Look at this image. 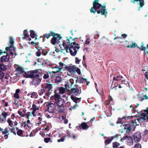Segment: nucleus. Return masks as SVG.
<instances>
[{
    "mask_svg": "<svg viewBox=\"0 0 148 148\" xmlns=\"http://www.w3.org/2000/svg\"><path fill=\"white\" fill-rule=\"evenodd\" d=\"M91 13L95 14L96 12L98 14L101 13L102 15L106 16L108 12L106 10V5H103V6L99 3L98 0H94L93 2V6L90 9Z\"/></svg>",
    "mask_w": 148,
    "mask_h": 148,
    "instance_id": "obj_1",
    "label": "nucleus"
},
{
    "mask_svg": "<svg viewBox=\"0 0 148 148\" xmlns=\"http://www.w3.org/2000/svg\"><path fill=\"white\" fill-rule=\"evenodd\" d=\"M41 88L39 93L40 95H42L44 93H46L47 94L51 93L53 88L52 85L48 83L42 84L41 85Z\"/></svg>",
    "mask_w": 148,
    "mask_h": 148,
    "instance_id": "obj_2",
    "label": "nucleus"
},
{
    "mask_svg": "<svg viewBox=\"0 0 148 148\" xmlns=\"http://www.w3.org/2000/svg\"><path fill=\"white\" fill-rule=\"evenodd\" d=\"M59 46L60 47V50H61V51L62 52V51L65 50L66 52H69L71 55L73 56H74L76 53L77 50L75 49L74 50V52H73L71 50V47H69V45L66 44L65 42V40H63V41L62 44H61L60 45H59ZM73 48L75 49H76V48L74 47H73Z\"/></svg>",
    "mask_w": 148,
    "mask_h": 148,
    "instance_id": "obj_3",
    "label": "nucleus"
},
{
    "mask_svg": "<svg viewBox=\"0 0 148 148\" xmlns=\"http://www.w3.org/2000/svg\"><path fill=\"white\" fill-rule=\"evenodd\" d=\"M39 69H37L34 70H31L27 72H25L24 75L25 77L27 78H30L33 79L36 77H39L40 75L39 73Z\"/></svg>",
    "mask_w": 148,
    "mask_h": 148,
    "instance_id": "obj_4",
    "label": "nucleus"
},
{
    "mask_svg": "<svg viewBox=\"0 0 148 148\" xmlns=\"http://www.w3.org/2000/svg\"><path fill=\"white\" fill-rule=\"evenodd\" d=\"M52 34L53 38L51 40V43L53 45H55L56 44H58L60 42V40L62 38L60 34H56L54 32H51Z\"/></svg>",
    "mask_w": 148,
    "mask_h": 148,
    "instance_id": "obj_5",
    "label": "nucleus"
},
{
    "mask_svg": "<svg viewBox=\"0 0 148 148\" xmlns=\"http://www.w3.org/2000/svg\"><path fill=\"white\" fill-rule=\"evenodd\" d=\"M144 1L145 0H131L130 2L134 4L136 3L137 5H139L138 10L139 11L140 10V8H142L145 5Z\"/></svg>",
    "mask_w": 148,
    "mask_h": 148,
    "instance_id": "obj_6",
    "label": "nucleus"
},
{
    "mask_svg": "<svg viewBox=\"0 0 148 148\" xmlns=\"http://www.w3.org/2000/svg\"><path fill=\"white\" fill-rule=\"evenodd\" d=\"M69 45V47H71V50L73 51V52H74V50L75 49L73 48V47H75V48H76V49H75V50H77V52L75 55L74 56H75L76 55L77 52L78 51L79 49L80 48V45L78 43H76L75 42H73L71 43L70 45Z\"/></svg>",
    "mask_w": 148,
    "mask_h": 148,
    "instance_id": "obj_7",
    "label": "nucleus"
},
{
    "mask_svg": "<svg viewBox=\"0 0 148 148\" xmlns=\"http://www.w3.org/2000/svg\"><path fill=\"white\" fill-rule=\"evenodd\" d=\"M56 106L54 103H50L48 105H46V108L49 113H52L54 111L56 108Z\"/></svg>",
    "mask_w": 148,
    "mask_h": 148,
    "instance_id": "obj_8",
    "label": "nucleus"
},
{
    "mask_svg": "<svg viewBox=\"0 0 148 148\" xmlns=\"http://www.w3.org/2000/svg\"><path fill=\"white\" fill-rule=\"evenodd\" d=\"M2 53H6L5 56H1L0 58V62L3 63L4 62H7L9 61L10 58V56L7 54V52L4 51L2 52L1 50L0 49V56L2 54Z\"/></svg>",
    "mask_w": 148,
    "mask_h": 148,
    "instance_id": "obj_9",
    "label": "nucleus"
},
{
    "mask_svg": "<svg viewBox=\"0 0 148 148\" xmlns=\"http://www.w3.org/2000/svg\"><path fill=\"white\" fill-rule=\"evenodd\" d=\"M70 91L73 95L77 96L79 95L81 92V87H79L78 88H71V89Z\"/></svg>",
    "mask_w": 148,
    "mask_h": 148,
    "instance_id": "obj_10",
    "label": "nucleus"
},
{
    "mask_svg": "<svg viewBox=\"0 0 148 148\" xmlns=\"http://www.w3.org/2000/svg\"><path fill=\"white\" fill-rule=\"evenodd\" d=\"M42 79L39 77H36L33 78L32 81L30 82V84L36 86L39 85L41 82Z\"/></svg>",
    "mask_w": 148,
    "mask_h": 148,
    "instance_id": "obj_11",
    "label": "nucleus"
},
{
    "mask_svg": "<svg viewBox=\"0 0 148 148\" xmlns=\"http://www.w3.org/2000/svg\"><path fill=\"white\" fill-rule=\"evenodd\" d=\"M133 137V140L136 142H139L141 138V134L140 132H137L135 133L132 136Z\"/></svg>",
    "mask_w": 148,
    "mask_h": 148,
    "instance_id": "obj_12",
    "label": "nucleus"
},
{
    "mask_svg": "<svg viewBox=\"0 0 148 148\" xmlns=\"http://www.w3.org/2000/svg\"><path fill=\"white\" fill-rule=\"evenodd\" d=\"M134 126L131 123L125 124L123 125L124 130H125L127 134H129L131 130V127Z\"/></svg>",
    "mask_w": 148,
    "mask_h": 148,
    "instance_id": "obj_13",
    "label": "nucleus"
},
{
    "mask_svg": "<svg viewBox=\"0 0 148 148\" xmlns=\"http://www.w3.org/2000/svg\"><path fill=\"white\" fill-rule=\"evenodd\" d=\"M53 102L55 104L56 106L58 107L64 105L65 103V101L62 98H59V99L54 101Z\"/></svg>",
    "mask_w": 148,
    "mask_h": 148,
    "instance_id": "obj_14",
    "label": "nucleus"
},
{
    "mask_svg": "<svg viewBox=\"0 0 148 148\" xmlns=\"http://www.w3.org/2000/svg\"><path fill=\"white\" fill-rule=\"evenodd\" d=\"M88 128L89 126L85 122L82 123L80 125L76 127L77 129L78 130H80L81 129L83 130H87L88 129Z\"/></svg>",
    "mask_w": 148,
    "mask_h": 148,
    "instance_id": "obj_15",
    "label": "nucleus"
},
{
    "mask_svg": "<svg viewBox=\"0 0 148 148\" xmlns=\"http://www.w3.org/2000/svg\"><path fill=\"white\" fill-rule=\"evenodd\" d=\"M138 48L142 51H144L145 53L148 54V51H147L148 49V44L147 45L146 47L144 46V44L143 42L141 43L140 46L138 47Z\"/></svg>",
    "mask_w": 148,
    "mask_h": 148,
    "instance_id": "obj_16",
    "label": "nucleus"
},
{
    "mask_svg": "<svg viewBox=\"0 0 148 148\" xmlns=\"http://www.w3.org/2000/svg\"><path fill=\"white\" fill-rule=\"evenodd\" d=\"M133 117V116H127V115H126L125 116H123L122 118H119L116 123H122V120L123 119H125V120H127L128 119H130L131 118H132Z\"/></svg>",
    "mask_w": 148,
    "mask_h": 148,
    "instance_id": "obj_17",
    "label": "nucleus"
},
{
    "mask_svg": "<svg viewBox=\"0 0 148 148\" xmlns=\"http://www.w3.org/2000/svg\"><path fill=\"white\" fill-rule=\"evenodd\" d=\"M136 121H137L139 123H142L144 121H143V119H142V118L139 117L136 119L135 120V122H134L133 120L130 121V123H132L133 126H135L136 125H138V124H137V122Z\"/></svg>",
    "mask_w": 148,
    "mask_h": 148,
    "instance_id": "obj_18",
    "label": "nucleus"
},
{
    "mask_svg": "<svg viewBox=\"0 0 148 148\" xmlns=\"http://www.w3.org/2000/svg\"><path fill=\"white\" fill-rule=\"evenodd\" d=\"M58 111L59 113H65L66 109H67L66 108L64 105H63L58 107Z\"/></svg>",
    "mask_w": 148,
    "mask_h": 148,
    "instance_id": "obj_19",
    "label": "nucleus"
},
{
    "mask_svg": "<svg viewBox=\"0 0 148 148\" xmlns=\"http://www.w3.org/2000/svg\"><path fill=\"white\" fill-rule=\"evenodd\" d=\"M118 135H116L115 136H112L110 138H108L105 140L104 141L105 144L106 145L109 144L111 142L112 140L115 138H118Z\"/></svg>",
    "mask_w": 148,
    "mask_h": 148,
    "instance_id": "obj_20",
    "label": "nucleus"
},
{
    "mask_svg": "<svg viewBox=\"0 0 148 148\" xmlns=\"http://www.w3.org/2000/svg\"><path fill=\"white\" fill-rule=\"evenodd\" d=\"M66 108V107H69V109L70 110H71L73 109H75L76 108V106L75 105L73 106H71V103L70 102L67 101L64 105Z\"/></svg>",
    "mask_w": 148,
    "mask_h": 148,
    "instance_id": "obj_21",
    "label": "nucleus"
},
{
    "mask_svg": "<svg viewBox=\"0 0 148 148\" xmlns=\"http://www.w3.org/2000/svg\"><path fill=\"white\" fill-rule=\"evenodd\" d=\"M66 89L65 88H64L62 87H60V88L58 87L56 89V91H58L60 94H62L64 93Z\"/></svg>",
    "mask_w": 148,
    "mask_h": 148,
    "instance_id": "obj_22",
    "label": "nucleus"
},
{
    "mask_svg": "<svg viewBox=\"0 0 148 148\" xmlns=\"http://www.w3.org/2000/svg\"><path fill=\"white\" fill-rule=\"evenodd\" d=\"M56 89H55L54 91V101L55 100L58 99H59V98H60V94H59V92L58 91H56Z\"/></svg>",
    "mask_w": 148,
    "mask_h": 148,
    "instance_id": "obj_23",
    "label": "nucleus"
},
{
    "mask_svg": "<svg viewBox=\"0 0 148 148\" xmlns=\"http://www.w3.org/2000/svg\"><path fill=\"white\" fill-rule=\"evenodd\" d=\"M40 103V102L38 101L36 104L33 103L32 106V108H31V110H33L35 111H36L37 110H38L39 109V106H37L36 105Z\"/></svg>",
    "mask_w": 148,
    "mask_h": 148,
    "instance_id": "obj_24",
    "label": "nucleus"
},
{
    "mask_svg": "<svg viewBox=\"0 0 148 148\" xmlns=\"http://www.w3.org/2000/svg\"><path fill=\"white\" fill-rule=\"evenodd\" d=\"M30 32L31 37L33 38H35V40H36L37 39V35L35 33L34 31L33 30H31Z\"/></svg>",
    "mask_w": 148,
    "mask_h": 148,
    "instance_id": "obj_25",
    "label": "nucleus"
},
{
    "mask_svg": "<svg viewBox=\"0 0 148 148\" xmlns=\"http://www.w3.org/2000/svg\"><path fill=\"white\" fill-rule=\"evenodd\" d=\"M120 43H122V44L124 47H127V48H130L129 43L130 42H128L127 40H125L123 42H120Z\"/></svg>",
    "mask_w": 148,
    "mask_h": 148,
    "instance_id": "obj_26",
    "label": "nucleus"
},
{
    "mask_svg": "<svg viewBox=\"0 0 148 148\" xmlns=\"http://www.w3.org/2000/svg\"><path fill=\"white\" fill-rule=\"evenodd\" d=\"M16 70L19 74L23 73L24 72L23 69L21 67L19 66L16 68Z\"/></svg>",
    "mask_w": 148,
    "mask_h": 148,
    "instance_id": "obj_27",
    "label": "nucleus"
},
{
    "mask_svg": "<svg viewBox=\"0 0 148 148\" xmlns=\"http://www.w3.org/2000/svg\"><path fill=\"white\" fill-rule=\"evenodd\" d=\"M28 32L26 30H25L24 31L23 35H24V37L22 38L23 39H27V38H29V35L28 33Z\"/></svg>",
    "mask_w": 148,
    "mask_h": 148,
    "instance_id": "obj_28",
    "label": "nucleus"
},
{
    "mask_svg": "<svg viewBox=\"0 0 148 148\" xmlns=\"http://www.w3.org/2000/svg\"><path fill=\"white\" fill-rule=\"evenodd\" d=\"M64 68L66 69L67 70L70 72H73L74 71L73 66H66Z\"/></svg>",
    "mask_w": 148,
    "mask_h": 148,
    "instance_id": "obj_29",
    "label": "nucleus"
},
{
    "mask_svg": "<svg viewBox=\"0 0 148 148\" xmlns=\"http://www.w3.org/2000/svg\"><path fill=\"white\" fill-rule=\"evenodd\" d=\"M87 79L86 78L84 79L82 77H80L78 78V81L80 83L85 84L86 82Z\"/></svg>",
    "mask_w": 148,
    "mask_h": 148,
    "instance_id": "obj_30",
    "label": "nucleus"
},
{
    "mask_svg": "<svg viewBox=\"0 0 148 148\" xmlns=\"http://www.w3.org/2000/svg\"><path fill=\"white\" fill-rule=\"evenodd\" d=\"M59 64V66L58 67V70H57V72H59L61 71L62 69L64 66V64L61 62H60Z\"/></svg>",
    "mask_w": 148,
    "mask_h": 148,
    "instance_id": "obj_31",
    "label": "nucleus"
},
{
    "mask_svg": "<svg viewBox=\"0 0 148 148\" xmlns=\"http://www.w3.org/2000/svg\"><path fill=\"white\" fill-rule=\"evenodd\" d=\"M71 98L72 100L76 103H77V101L79 99H81V98H78L73 95H72L71 96Z\"/></svg>",
    "mask_w": 148,
    "mask_h": 148,
    "instance_id": "obj_32",
    "label": "nucleus"
},
{
    "mask_svg": "<svg viewBox=\"0 0 148 148\" xmlns=\"http://www.w3.org/2000/svg\"><path fill=\"white\" fill-rule=\"evenodd\" d=\"M53 32V31H51L49 32V34H48L46 33L45 34H44L43 35V36L45 38H46L47 39H48L49 37L52 36V34H51V32Z\"/></svg>",
    "mask_w": 148,
    "mask_h": 148,
    "instance_id": "obj_33",
    "label": "nucleus"
},
{
    "mask_svg": "<svg viewBox=\"0 0 148 148\" xmlns=\"http://www.w3.org/2000/svg\"><path fill=\"white\" fill-rule=\"evenodd\" d=\"M38 63V65H42V66H44V62L43 61V60L42 58H38L37 60Z\"/></svg>",
    "mask_w": 148,
    "mask_h": 148,
    "instance_id": "obj_34",
    "label": "nucleus"
},
{
    "mask_svg": "<svg viewBox=\"0 0 148 148\" xmlns=\"http://www.w3.org/2000/svg\"><path fill=\"white\" fill-rule=\"evenodd\" d=\"M125 139H127L128 140H129V142L130 143H132L133 141V137H131L130 136H128L127 135H125Z\"/></svg>",
    "mask_w": 148,
    "mask_h": 148,
    "instance_id": "obj_35",
    "label": "nucleus"
},
{
    "mask_svg": "<svg viewBox=\"0 0 148 148\" xmlns=\"http://www.w3.org/2000/svg\"><path fill=\"white\" fill-rule=\"evenodd\" d=\"M120 145L119 143L116 142L112 143V147L113 148H118L119 147Z\"/></svg>",
    "mask_w": 148,
    "mask_h": 148,
    "instance_id": "obj_36",
    "label": "nucleus"
},
{
    "mask_svg": "<svg viewBox=\"0 0 148 148\" xmlns=\"http://www.w3.org/2000/svg\"><path fill=\"white\" fill-rule=\"evenodd\" d=\"M64 86L66 90H68V89H69L70 88L72 87V85L69 84V83L67 82L66 83V84L64 85Z\"/></svg>",
    "mask_w": 148,
    "mask_h": 148,
    "instance_id": "obj_37",
    "label": "nucleus"
},
{
    "mask_svg": "<svg viewBox=\"0 0 148 148\" xmlns=\"http://www.w3.org/2000/svg\"><path fill=\"white\" fill-rule=\"evenodd\" d=\"M147 116L146 114L143 113L141 114V116L140 117L142 118L143 121H144L145 120H147Z\"/></svg>",
    "mask_w": 148,
    "mask_h": 148,
    "instance_id": "obj_38",
    "label": "nucleus"
},
{
    "mask_svg": "<svg viewBox=\"0 0 148 148\" xmlns=\"http://www.w3.org/2000/svg\"><path fill=\"white\" fill-rule=\"evenodd\" d=\"M143 97H144V98H142L141 97H138V100L142 101L144 99H148V97L146 95H143Z\"/></svg>",
    "mask_w": 148,
    "mask_h": 148,
    "instance_id": "obj_39",
    "label": "nucleus"
},
{
    "mask_svg": "<svg viewBox=\"0 0 148 148\" xmlns=\"http://www.w3.org/2000/svg\"><path fill=\"white\" fill-rule=\"evenodd\" d=\"M61 78L60 76H58L56 77L55 81L56 83L58 84L60 83L61 80Z\"/></svg>",
    "mask_w": 148,
    "mask_h": 148,
    "instance_id": "obj_40",
    "label": "nucleus"
},
{
    "mask_svg": "<svg viewBox=\"0 0 148 148\" xmlns=\"http://www.w3.org/2000/svg\"><path fill=\"white\" fill-rule=\"evenodd\" d=\"M9 42L11 46H13L14 43V39L12 36H10V38Z\"/></svg>",
    "mask_w": 148,
    "mask_h": 148,
    "instance_id": "obj_41",
    "label": "nucleus"
},
{
    "mask_svg": "<svg viewBox=\"0 0 148 148\" xmlns=\"http://www.w3.org/2000/svg\"><path fill=\"white\" fill-rule=\"evenodd\" d=\"M4 75V73L1 71H0V79H2L3 78Z\"/></svg>",
    "mask_w": 148,
    "mask_h": 148,
    "instance_id": "obj_42",
    "label": "nucleus"
},
{
    "mask_svg": "<svg viewBox=\"0 0 148 148\" xmlns=\"http://www.w3.org/2000/svg\"><path fill=\"white\" fill-rule=\"evenodd\" d=\"M37 94V93L34 92H33L31 94V95L30 97L32 98H36V95Z\"/></svg>",
    "mask_w": 148,
    "mask_h": 148,
    "instance_id": "obj_43",
    "label": "nucleus"
},
{
    "mask_svg": "<svg viewBox=\"0 0 148 148\" xmlns=\"http://www.w3.org/2000/svg\"><path fill=\"white\" fill-rule=\"evenodd\" d=\"M49 77V73L48 72H46L45 74L43 76V79H46L48 78Z\"/></svg>",
    "mask_w": 148,
    "mask_h": 148,
    "instance_id": "obj_44",
    "label": "nucleus"
},
{
    "mask_svg": "<svg viewBox=\"0 0 148 148\" xmlns=\"http://www.w3.org/2000/svg\"><path fill=\"white\" fill-rule=\"evenodd\" d=\"M23 130H19L18 131H17V134L19 136H21L22 134H23Z\"/></svg>",
    "mask_w": 148,
    "mask_h": 148,
    "instance_id": "obj_45",
    "label": "nucleus"
},
{
    "mask_svg": "<svg viewBox=\"0 0 148 148\" xmlns=\"http://www.w3.org/2000/svg\"><path fill=\"white\" fill-rule=\"evenodd\" d=\"M18 113L19 115L22 117H24L27 114L26 113L25 114H23L22 112L20 111H18Z\"/></svg>",
    "mask_w": 148,
    "mask_h": 148,
    "instance_id": "obj_46",
    "label": "nucleus"
},
{
    "mask_svg": "<svg viewBox=\"0 0 148 148\" xmlns=\"http://www.w3.org/2000/svg\"><path fill=\"white\" fill-rule=\"evenodd\" d=\"M136 44L135 43H132V44L130 43H129L130 47L134 48L135 47Z\"/></svg>",
    "mask_w": 148,
    "mask_h": 148,
    "instance_id": "obj_47",
    "label": "nucleus"
},
{
    "mask_svg": "<svg viewBox=\"0 0 148 148\" xmlns=\"http://www.w3.org/2000/svg\"><path fill=\"white\" fill-rule=\"evenodd\" d=\"M141 145L139 143H137L135 144L134 148H141Z\"/></svg>",
    "mask_w": 148,
    "mask_h": 148,
    "instance_id": "obj_48",
    "label": "nucleus"
},
{
    "mask_svg": "<svg viewBox=\"0 0 148 148\" xmlns=\"http://www.w3.org/2000/svg\"><path fill=\"white\" fill-rule=\"evenodd\" d=\"M23 125H24L23 127H25L26 125L28 127H30V126H29L28 124H26V122L25 121L23 122L22 123V125H21V127H23Z\"/></svg>",
    "mask_w": 148,
    "mask_h": 148,
    "instance_id": "obj_49",
    "label": "nucleus"
},
{
    "mask_svg": "<svg viewBox=\"0 0 148 148\" xmlns=\"http://www.w3.org/2000/svg\"><path fill=\"white\" fill-rule=\"evenodd\" d=\"M41 54V52L40 50H38L36 52V55L38 56H40Z\"/></svg>",
    "mask_w": 148,
    "mask_h": 148,
    "instance_id": "obj_50",
    "label": "nucleus"
},
{
    "mask_svg": "<svg viewBox=\"0 0 148 148\" xmlns=\"http://www.w3.org/2000/svg\"><path fill=\"white\" fill-rule=\"evenodd\" d=\"M81 60H79V58L77 57L75 58V62L76 64H79L81 61Z\"/></svg>",
    "mask_w": 148,
    "mask_h": 148,
    "instance_id": "obj_51",
    "label": "nucleus"
},
{
    "mask_svg": "<svg viewBox=\"0 0 148 148\" xmlns=\"http://www.w3.org/2000/svg\"><path fill=\"white\" fill-rule=\"evenodd\" d=\"M65 138L66 137L65 136H63V137L61 138V139H58V142L59 143L61 142H63L64 141Z\"/></svg>",
    "mask_w": 148,
    "mask_h": 148,
    "instance_id": "obj_52",
    "label": "nucleus"
},
{
    "mask_svg": "<svg viewBox=\"0 0 148 148\" xmlns=\"http://www.w3.org/2000/svg\"><path fill=\"white\" fill-rule=\"evenodd\" d=\"M29 43L30 44L33 45L34 46L38 45L39 44L38 42H34L33 41H32L31 42H29Z\"/></svg>",
    "mask_w": 148,
    "mask_h": 148,
    "instance_id": "obj_53",
    "label": "nucleus"
},
{
    "mask_svg": "<svg viewBox=\"0 0 148 148\" xmlns=\"http://www.w3.org/2000/svg\"><path fill=\"white\" fill-rule=\"evenodd\" d=\"M7 122L8 123L9 125L11 126L12 124V122L11 120L10 119H8L7 120Z\"/></svg>",
    "mask_w": 148,
    "mask_h": 148,
    "instance_id": "obj_54",
    "label": "nucleus"
},
{
    "mask_svg": "<svg viewBox=\"0 0 148 148\" xmlns=\"http://www.w3.org/2000/svg\"><path fill=\"white\" fill-rule=\"evenodd\" d=\"M66 38H67V39L66 41L65 40V42L66 44L70 45L71 43L70 42V39L68 38V37H66Z\"/></svg>",
    "mask_w": 148,
    "mask_h": 148,
    "instance_id": "obj_55",
    "label": "nucleus"
},
{
    "mask_svg": "<svg viewBox=\"0 0 148 148\" xmlns=\"http://www.w3.org/2000/svg\"><path fill=\"white\" fill-rule=\"evenodd\" d=\"M41 53L42 54L45 56L46 55L47 53L46 50L45 49H43L42 50Z\"/></svg>",
    "mask_w": 148,
    "mask_h": 148,
    "instance_id": "obj_56",
    "label": "nucleus"
},
{
    "mask_svg": "<svg viewBox=\"0 0 148 148\" xmlns=\"http://www.w3.org/2000/svg\"><path fill=\"white\" fill-rule=\"evenodd\" d=\"M51 140V138H45L44 140L45 142L46 143H48Z\"/></svg>",
    "mask_w": 148,
    "mask_h": 148,
    "instance_id": "obj_57",
    "label": "nucleus"
},
{
    "mask_svg": "<svg viewBox=\"0 0 148 148\" xmlns=\"http://www.w3.org/2000/svg\"><path fill=\"white\" fill-rule=\"evenodd\" d=\"M108 42L105 43V44L107 45H113V43H111V41L109 40H107Z\"/></svg>",
    "mask_w": 148,
    "mask_h": 148,
    "instance_id": "obj_58",
    "label": "nucleus"
},
{
    "mask_svg": "<svg viewBox=\"0 0 148 148\" xmlns=\"http://www.w3.org/2000/svg\"><path fill=\"white\" fill-rule=\"evenodd\" d=\"M14 97L16 99H19V96L18 94L15 93L14 94Z\"/></svg>",
    "mask_w": 148,
    "mask_h": 148,
    "instance_id": "obj_59",
    "label": "nucleus"
},
{
    "mask_svg": "<svg viewBox=\"0 0 148 148\" xmlns=\"http://www.w3.org/2000/svg\"><path fill=\"white\" fill-rule=\"evenodd\" d=\"M2 115L3 116L4 118L5 119L7 116L8 115L7 113L6 112L2 113Z\"/></svg>",
    "mask_w": 148,
    "mask_h": 148,
    "instance_id": "obj_60",
    "label": "nucleus"
},
{
    "mask_svg": "<svg viewBox=\"0 0 148 148\" xmlns=\"http://www.w3.org/2000/svg\"><path fill=\"white\" fill-rule=\"evenodd\" d=\"M76 71L78 75H80L81 74L80 69L78 68L76 70Z\"/></svg>",
    "mask_w": 148,
    "mask_h": 148,
    "instance_id": "obj_61",
    "label": "nucleus"
},
{
    "mask_svg": "<svg viewBox=\"0 0 148 148\" xmlns=\"http://www.w3.org/2000/svg\"><path fill=\"white\" fill-rule=\"evenodd\" d=\"M67 134V136L68 137L70 138L71 137V135L70 133V131H68V130L67 131V132H66Z\"/></svg>",
    "mask_w": 148,
    "mask_h": 148,
    "instance_id": "obj_62",
    "label": "nucleus"
},
{
    "mask_svg": "<svg viewBox=\"0 0 148 148\" xmlns=\"http://www.w3.org/2000/svg\"><path fill=\"white\" fill-rule=\"evenodd\" d=\"M11 131L15 135H16L15 129L12 128L11 129Z\"/></svg>",
    "mask_w": 148,
    "mask_h": 148,
    "instance_id": "obj_63",
    "label": "nucleus"
},
{
    "mask_svg": "<svg viewBox=\"0 0 148 148\" xmlns=\"http://www.w3.org/2000/svg\"><path fill=\"white\" fill-rule=\"evenodd\" d=\"M110 101H109V100L108 99V100H107V101H106L105 102V104L106 105H109L110 103Z\"/></svg>",
    "mask_w": 148,
    "mask_h": 148,
    "instance_id": "obj_64",
    "label": "nucleus"
}]
</instances>
